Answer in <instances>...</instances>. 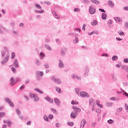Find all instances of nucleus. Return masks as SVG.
Masks as SVG:
<instances>
[{
  "instance_id": "obj_10",
  "label": "nucleus",
  "mask_w": 128,
  "mask_h": 128,
  "mask_svg": "<svg viewBox=\"0 0 128 128\" xmlns=\"http://www.w3.org/2000/svg\"><path fill=\"white\" fill-rule=\"evenodd\" d=\"M58 66L60 68H64V64L62 60H59Z\"/></svg>"
},
{
  "instance_id": "obj_14",
  "label": "nucleus",
  "mask_w": 128,
  "mask_h": 128,
  "mask_svg": "<svg viewBox=\"0 0 128 128\" xmlns=\"http://www.w3.org/2000/svg\"><path fill=\"white\" fill-rule=\"evenodd\" d=\"M36 75L38 76H39L42 77V76H44V72L42 71H38L36 72Z\"/></svg>"
},
{
  "instance_id": "obj_53",
  "label": "nucleus",
  "mask_w": 128,
  "mask_h": 128,
  "mask_svg": "<svg viewBox=\"0 0 128 128\" xmlns=\"http://www.w3.org/2000/svg\"><path fill=\"white\" fill-rule=\"evenodd\" d=\"M124 106H125V109L126 110L127 112H128V104H125Z\"/></svg>"
},
{
  "instance_id": "obj_56",
  "label": "nucleus",
  "mask_w": 128,
  "mask_h": 128,
  "mask_svg": "<svg viewBox=\"0 0 128 128\" xmlns=\"http://www.w3.org/2000/svg\"><path fill=\"white\" fill-rule=\"evenodd\" d=\"M110 100H116V98H114V97H111L110 98Z\"/></svg>"
},
{
  "instance_id": "obj_33",
  "label": "nucleus",
  "mask_w": 128,
  "mask_h": 128,
  "mask_svg": "<svg viewBox=\"0 0 128 128\" xmlns=\"http://www.w3.org/2000/svg\"><path fill=\"white\" fill-rule=\"evenodd\" d=\"M4 116H6V112H0V118H4Z\"/></svg>"
},
{
  "instance_id": "obj_15",
  "label": "nucleus",
  "mask_w": 128,
  "mask_h": 128,
  "mask_svg": "<svg viewBox=\"0 0 128 128\" xmlns=\"http://www.w3.org/2000/svg\"><path fill=\"white\" fill-rule=\"evenodd\" d=\"M112 80L114 82H116L118 80V78H116V76L114 74H112Z\"/></svg>"
},
{
  "instance_id": "obj_6",
  "label": "nucleus",
  "mask_w": 128,
  "mask_h": 128,
  "mask_svg": "<svg viewBox=\"0 0 128 128\" xmlns=\"http://www.w3.org/2000/svg\"><path fill=\"white\" fill-rule=\"evenodd\" d=\"M80 96L82 98H90V95H88V94L85 92H80Z\"/></svg>"
},
{
  "instance_id": "obj_49",
  "label": "nucleus",
  "mask_w": 128,
  "mask_h": 128,
  "mask_svg": "<svg viewBox=\"0 0 128 128\" xmlns=\"http://www.w3.org/2000/svg\"><path fill=\"white\" fill-rule=\"evenodd\" d=\"M76 80H82V77L76 75Z\"/></svg>"
},
{
  "instance_id": "obj_28",
  "label": "nucleus",
  "mask_w": 128,
  "mask_h": 128,
  "mask_svg": "<svg viewBox=\"0 0 128 128\" xmlns=\"http://www.w3.org/2000/svg\"><path fill=\"white\" fill-rule=\"evenodd\" d=\"M45 48L48 50L52 51V48L48 44H45Z\"/></svg>"
},
{
  "instance_id": "obj_8",
  "label": "nucleus",
  "mask_w": 128,
  "mask_h": 128,
  "mask_svg": "<svg viewBox=\"0 0 128 128\" xmlns=\"http://www.w3.org/2000/svg\"><path fill=\"white\" fill-rule=\"evenodd\" d=\"M13 66L16 67V68H20L18 59H14Z\"/></svg>"
},
{
  "instance_id": "obj_45",
  "label": "nucleus",
  "mask_w": 128,
  "mask_h": 128,
  "mask_svg": "<svg viewBox=\"0 0 128 128\" xmlns=\"http://www.w3.org/2000/svg\"><path fill=\"white\" fill-rule=\"evenodd\" d=\"M101 56H106V58H108V54L106 53H104V54H102Z\"/></svg>"
},
{
  "instance_id": "obj_43",
  "label": "nucleus",
  "mask_w": 128,
  "mask_h": 128,
  "mask_svg": "<svg viewBox=\"0 0 128 128\" xmlns=\"http://www.w3.org/2000/svg\"><path fill=\"white\" fill-rule=\"evenodd\" d=\"M74 10L75 12H80V9L79 8H75L74 9Z\"/></svg>"
},
{
  "instance_id": "obj_13",
  "label": "nucleus",
  "mask_w": 128,
  "mask_h": 128,
  "mask_svg": "<svg viewBox=\"0 0 128 128\" xmlns=\"http://www.w3.org/2000/svg\"><path fill=\"white\" fill-rule=\"evenodd\" d=\"M86 123V120L83 119L81 120V124H80V128H84V125Z\"/></svg>"
},
{
  "instance_id": "obj_2",
  "label": "nucleus",
  "mask_w": 128,
  "mask_h": 128,
  "mask_svg": "<svg viewBox=\"0 0 128 128\" xmlns=\"http://www.w3.org/2000/svg\"><path fill=\"white\" fill-rule=\"evenodd\" d=\"M8 58H10V54H7L6 56L4 59L1 62V64L2 66H4L8 62Z\"/></svg>"
},
{
  "instance_id": "obj_58",
  "label": "nucleus",
  "mask_w": 128,
  "mask_h": 128,
  "mask_svg": "<svg viewBox=\"0 0 128 128\" xmlns=\"http://www.w3.org/2000/svg\"><path fill=\"white\" fill-rule=\"evenodd\" d=\"M44 4H47V6H49L50 4V2H44Z\"/></svg>"
},
{
  "instance_id": "obj_51",
  "label": "nucleus",
  "mask_w": 128,
  "mask_h": 128,
  "mask_svg": "<svg viewBox=\"0 0 128 128\" xmlns=\"http://www.w3.org/2000/svg\"><path fill=\"white\" fill-rule=\"evenodd\" d=\"M11 70L13 72H16V68H14V66L11 67Z\"/></svg>"
},
{
  "instance_id": "obj_5",
  "label": "nucleus",
  "mask_w": 128,
  "mask_h": 128,
  "mask_svg": "<svg viewBox=\"0 0 128 128\" xmlns=\"http://www.w3.org/2000/svg\"><path fill=\"white\" fill-rule=\"evenodd\" d=\"M96 8L92 7L90 6L89 7V12L91 14H94V13L96 12Z\"/></svg>"
},
{
  "instance_id": "obj_7",
  "label": "nucleus",
  "mask_w": 128,
  "mask_h": 128,
  "mask_svg": "<svg viewBox=\"0 0 128 128\" xmlns=\"http://www.w3.org/2000/svg\"><path fill=\"white\" fill-rule=\"evenodd\" d=\"M16 84V80L14 78L12 77L10 78V86H14V84Z\"/></svg>"
},
{
  "instance_id": "obj_16",
  "label": "nucleus",
  "mask_w": 128,
  "mask_h": 128,
  "mask_svg": "<svg viewBox=\"0 0 128 128\" xmlns=\"http://www.w3.org/2000/svg\"><path fill=\"white\" fill-rule=\"evenodd\" d=\"M44 10H36L34 11L35 14H44Z\"/></svg>"
},
{
  "instance_id": "obj_24",
  "label": "nucleus",
  "mask_w": 128,
  "mask_h": 128,
  "mask_svg": "<svg viewBox=\"0 0 128 128\" xmlns=\"http://www.w3.org/2000/svg\"><path fill=\"white\" fill-rule=\"evenodd\" d=\"M56 90L57 92H58V94H62V90H60V88L56 86Z\"/></svg>"
},
{
  "instance_id": "obj_41",
  "label": "nucleus",
  "mask_w": 128,
  "mask_h": 128,
  "mask_svg": "<svg viewBox=\"0 0 128 128\" xmlns=\"http://www.w3.org/2000/svg\"><path fill=\"white\" fill-rule=\"evenodd\" d=\"M36 94L30 93V96L31 98H34V96Z\"/></svg>"
},
{
  "instance_id": "obj_38",
  "label": "nucleus",
  "mask_w": 128,
  "mask_h": 128,
  "mask_svg": "<svg viewBox=\"0 0 128 128\" xmlns=\"http://www.w3.org/2000/svg\"><path fill=\"white\" fill-rule=\"evenodd\" d=\"M44 120H46V122H48V116L46 115H44Z\"/></svg>"
},
{
  "instance_id": "obj_32",
  "label": "nucleus",
  "mask_w": 128,
  "mask_h": 128,
  "mask_svg": "<svg viewBox=\"0 0 128 128\" xmlns=\"http://www.w3.org/2000/svg\"><path fill=\"white\" fill-rule=\"evenodd\" d=\"M78 36H75V40H74V44H78Z\"/></svg>"
},
{
  "instance_id": "obj_36",
  "label": "nucleus",
  "mask_w": 128,
  "mask_h": 128,
  "mask_svg": "<svg viewBox=\"0 0 128 128\" xmlns=\"http://www.w3.org/2000/svg\"><path fill=\"white\" fill-rule=\"evenodd\" d=\"M118 57L117 56H113L112 57V60H118Z\"/></svg>"
},
{
  "instance_id": "obj_50",
  "label": "nucleus",
  "mask_w": 128,
  "mask_h": 128,
  "mask_svg": "<svg viewBox=\"0 0 128 128\" xmlns=\"http://www.w3.org/2000/svg\"><path fill=\"white\" fill-rule=\"evenodd\" d=\"M2 58H4V56H6V51L2 50Z\"/></svg>"
},
{
  "instance_id": "obj_20",
  "label": "nucleus",
  "mask_w": 128,
  "mask_h": 128,
  "mask_svg": "<svg viewBox=\"0 0 128 128\" xmlns=\"http://www.w3.org/2000/svg\"><path fill=\"white\" fill-rule=\"evenodd\" d=\"M121 68L122 70H124L126 72H128V66H122Z\"/></svg>"
},
{
  "instance_id": "obj_12",
  "label": "nucleus",
  "mask_w": 128,
  "mask_h": 128,
  "mask_svg": "<svg viewBox=\"0 0 128 128\" xmlns=\"http://www.w3.org/2000/svg\"><path fill=\"white\" fill-rule=\"evenodd\" d=\"M45 100H46L47 102H50V104H54V100L48 96L46 97Z\"/></svg>"
},
{
  "instance_id": "obj_11",
  "label": "nucleus",
  "mask_w": 128,
  "mask_h": 128,
  "mask_svg": "<svg viewBox=\"0 0 128 128\" xmlns=\"http://www.w3.org/2000/svg\"><path fill=\"white\" fill-rule=\"evenodd\" d=\"M78 114H76V112H72L70 114V118H76Z\"/></svg>"
},
{
  "instance_id": "obj_54",
  "label": "nucleus",
  "mask_w": 128,
  "mask_h": 128,
  "mask_svg": "<svg viewBox=\"0 0 128 128\" xmlns=\"http://www.w3.org/2000/svg\"><path fill=\"white\" fill-rule=\"evenodd\" d=\"M83 2L84 4H90V0H84Z\"/></svg>"
},
{
  "instance_id": "obj_39",
  "label": "nucleus",
  "mask_w": 128,
  "mask_h": 128,
  "mask_svg": "<svg viewBox=\"0 0 128 128\" xmlns=\"http://www.w3.org/2000/svg\"><path fill=\"white\" fill-rule=\"evenodd\" d=\"M13 34L14 36H18V32L17 30H14L13 31Z\"/></svg>"
},
{
  "instance_id": "obj_61",
  "label": "nucleus",
  "mask_w": 128,
  "mask_h": 128,
  "mask_svg": "<svg viewBox=\"0 0 128 128\" xmlns=\"http://www.w3.org/2000/svg\"><path fill=\"white\" fill-rule=\"evenodd\" d=\"M56 128H60V124L58 122H57L56 124Z\"/></svg>"
},
{
  "instance_id": "obj_30",
  "label": "nucleus",
  "mask_w": 128,
  "mask_h": 128,
  "mask_svg": "<svg viewBox=\"0 0 128 128\" xmlns=\"http://www.w3.org/2000/svg\"><path fill=\"white\" fill-rule=\"evenodd\" d=\"M40 59L41 60H43L44 58V53L42 52H41L40 54Z\"/></svg>"
},
{
  "instance_id": "obj_42",
  "label": "nucleus",
  "mask_w": 128,
  "mask_h": 128,
  "mask_svg": "<svg viewBox=\"0 0 128 128\" xmlns=\"http://www.w3.org/2000/svg\"><path fill=\"white\" fill-rule=\"evenodd\" d=\"M114 105V102H107V106H112Z\"/></svg>"
},
{
  "instance_id": "obj_63",
  "label": "nucleus",
  "mask_w": 128,
  "mask_h": 128,
  "mask_svg": "<svg viewBox=\"0 0 128 128\" xmlns=\"http://www.w3.org/2000/svg\"><path fill=\"white\" fill-rule=\"evenodd\" d=\"M124 62H126V64H128V58H124Z\"/></svg>"
},
{
  "instance_id": "obj_44",
  "label": "nucleus",
  "mask_w": 128,
  "mask_h": 128,
  "mask_svg": "<svg viewBox=\"0 0 128 128\" xmlns=\"http://www.w3.org/2000/svg\"><path fill=\"white\" fill-rule=\"evenodd\" d=\"M94 102V99H92V98H90L89 100V104H90V106H92V104Z\"/></svg>"
},
{
  "instance_id": "obj_26",
  "label": "nucleus",
  "mask_w": 128,
  "mask_h": 128,
  "mask_svg": "<svg viewBox=\"0 0 128 128\" xmlns=\"http://www.w3.org/2000/svg\"><path fill=\"white\" fill-rule=\"evenodd\" d=\"M92 26H96L98 24V21L96 20H93L91 22Z\"/></svg>"
},
{
  "instance_id": "obj_62",
  "label": "nucleus",
  "mask_w": 128,
  "mask_h": 128,
  "mask_svg": "<svg viewBox=\"0 0 128 128\" xmlns=\"http://www.w3.org/2000/svg\"><path fill=\"white\" fill-rule=\"evenodd\" d=\"M44 66V68H50V66L48 65V64H46Z\"/></svg>"
},
{
  "instance_id": "obj_19",
  "label": "nucleus",
  "mask_w": 128,
  "mask_h": 128,
  "mask_svg": "<svg viewBox=\"0 0 128 128\" xmlns=\"http://www.w3.org/2000/svg\"><path fill=\"white\" fill-rule=\"evenodd\" d=\"M114 20H116V22H122V18L118 17L114 18Z\"/></svg>"
},
{
  "instance_id": "obj_52",
  "label": "nucleus",
  "mask_w": 128,
  "mask_h": 128,
  "mask_svg": "<svg viewBox=\"0 0 128 128\" xmlns=\"http://www.w3.org/2000/svg\"><path fill=\"white\" fill-rule=\"evenodd\" d=\"M14 56H16V54L13 52L12 54V60H14Z\"/></svg>"
},
{
  "instance_id": "obj_31",
  "label": "nucleus",
  "mask_w": 128,
  "mask_h": 128,
  "mask_svg": "<svg viewBox=\"0 0 128 128\" xmlns=\"http://www.w3.org/2000/svg\"><path fill=\"white\" fill-rule=\"evenodd\" d=\"M4 101L6 102H8V104H9L12 101V100H10V98H4Z\"/></svg>"
},
{
  "instance_id": "obj_23",
  "label": "nucleus",
  "mask_w": 128,
  "mask_h": 128,
  "mask_svg": "<svg viewBox=\"0 0 128 128\" xmlns=\"http://www.w3.org/2000/svg\"><path fill=\"white\" fill-rule=\"evenodd\" d=\"M118 34L120 36H124V32L122 31V30H118Z\"/></svg>"
},
{
  "instance_id": "obj_18",
  "label": "nucleus",
  "mask_w": 128,
  "mask_h": 128,
  "mask_svg": "<svg viewBox=\"0 0 128 128\" xmlns=\"http://www.w3.org/2000/svg\"><path fill=\"white\" fill-rule=\"evenodd\" d=\"M54 102L57 106H60V100H58V98H55L54 99Z\"/></svg>"
},
{
  "instance_id": "obj_1",
  "label": "nucleus",
  "mask_w": 128,
  "mask_h": 128,
  "mask_svg": "<svg viewBox=\"0 0 128 128\" xmlns=\"http://www.w3.org/2000/svg\"><path fill=\"white\" fill-rule=\"evenodd\" d=\"M51 80L57 84H62V80L60 78H56L55 76H51Z\"/></svg>"
},
{
  "instance_id": "obj_37",
  "label": "nucleus",
  "mask_w": 128,
  "mask_h": 128,
  "mask_svg": "<svg viewBox=\"0 0 128 128\" xmlns=\"http://www.w3.org/2000/svg\"><path fill=\"white\" fill-rule=\"evenodd\" d=\"M52 112H54V114H58V111H56V110L54 108H51Z\"/></svg>"
},
{
  "instance_id": "obj_35",
  "label": "nucleus",
  "mask_w": 128,
  "mask_h": 128,
  "mask_svg": "<svg viewBox=\"0 0 128 128\" xmlns=\"http://www.w3.org/2000/svg\"><path fill=\"white\" fill-rule=\"evenodd\" d=\"M108 124H114V120L110 119L109 120H108Z\"/></svg>"
},
{
  "instance_id": "obj_46",
  "label": "nucleus",
  "mask_w": 128,
  "mask_h": 128,
  "mask_svg": "<svg viewBox=\"0 0 128 128\" xmlns=\"http://www.w3.org/2000/svg\"><path fill=\"white\" fill-rule=\"evenodd\" d=\"M48 118L50 120H52L54 118V116L52 114H49Z\"/></svg>"
},
{
  "instance_id": "obj_40",
  "label": "nucleus",
  "mask_w": 128,
  "mask_h": 128,
  "mask_svg": "<svg viewBox=\"0 0 128 128\" xmlns=\"http://www.w3.org/2000/svg\"><path fill=\"white\" fill-rule=\"evenodd\" d=\"M36 66H40V62L38 60H36Z\"/></svg>"
},
{
  "instance_id": "obj_48",
  "label": "nucleus",
  "mask_w": 128,
  "mask_h": 128,
  "mask_svg": "<svg viewBox=\"0 0 128 128\" xmlns=\"http://www.w3.org/2000/svg\"><path fill=\"white\" fill-rule=\"evenodd\" d=\"M16 112L17 114H18V116H20V111L18 110V109H16Z\"/></svg>"
},
{
  "instance_id": "obj_4",
  "label": "nucleus",
  "mask_w": 128,
  "mask_h": 128,
  "mask_svg": "<svg viewBox=\"0 0 128 128\" xmlns=\"http://www.w3.org/2000/svg\"><path fill=\"white\" fill-rule=\"evenodd\" d=\"M66 52H68V49L66 48H62L60 52L61 56H66Z\"/></svg>"
},
{
  "instance_id": "obj_59",
  "label": "nucleus",
  "mask_w": 128,
  "mask_h": 128,
  "mask_svg": "<svg viewBox=\"0 0 128 128\" xmlns=\"http://www.w3.org/2000/svg\"><path fill=\"white\" fill-rule=\"evenodd\" d=\"M7 124H8V126H10L12 124V122H10V120H8V121H7Z\"/></svg>"
},
{
  "instance_id": "obj_34",
  "label": "nucleus",
  "mask_w": 128,
  "mask_h": 128,
  "mask_svg": "<svg viewBox=\"0 0 128 128\" xmlns=\"http://www.w3.org/2000/svg\"><path fill=\"white\" fill-rule=\"evenodd\" d=\"M8 104H10V106L11 108H14V102H12V100L10 102V103H8Z\"/></svg>"
},
{
  "instance_id": "obj_29",
  "label": "nucleus",
  "mask_w": 128,
  "mask_h": 128,
  "mask_svg": "<svg viewBox=\"0 0 128 128\" xmlns=\"http://www.w3.org/2000/svg\"><path fill=\"white\" fill-rule=\"evenodd\" d=\"M33 98L34 102H38L39 100L38 97V96H36V94Z\"/></svg>"
},
{
  "instance_id": "obj_60",
  "label": "nucleus",
  "mask_w": 128,
  "mask_h": 128,
  "mask_svg": "<svg viewBox=\"0 0 128 128\" xmlns=\"http://www.w3.org/2000/svg\"><path fill=\"white\" fill-rule=\"evenodd\" d=\"M124 24V27L126 28H128V22H125Z\"/></svg>"
},
{
  "instance_id": "obj_47",
  "label": "nucleus",
  "mask_w": 128,
  "mask_h": 128,
  "mask_svg": "<svg viewBox=\"0 0 128 128\" xmlns=\"http://www.w3.org/2000/svg\"><path fill=\"white\" fill-rule=\"evenodd\" d=\"M68 124L70 126H74V122H68Z\"/></svg>"
},
{
  "instance_id": "obj_27",
  "label": "nucleus",
  "mask_w": 128,
  "mask_h": 128,
  "mask_svg": "<svg viewBox=\"0 0 128 128\" xmlns=\"http://www.w3.org/2000/svg\"><path fill=\"white\" fill-rule=\"evenodd\" d=\"M34 6L36 8H38V10H42V6L39 4L36 3L34 4Z\"/></svg>"
},
{
  "instance_id": "obj_3",
  "label": "nucleus",
  "mask_w": 128,
  "mask_h": 128,
  "mask_svg": "<svg viewBox=\"0 0 128 128\" xmlns=\"http://www.w3.org/2000/svg\"><path fill=\"white\" fill-rule=\"evenodd\" d=\"M88 72H90V68H88V66H86L84 68V76H88Z\"/></svg>"
},
{
  "instance_id": "obj_55",
  "label": "nucleus",
  "mask_w": 128,
  "mask_h": 128,
  "mask_svg": "<svg viewBox=\"0 0 128 128\" xmlns=\"http://www.w3.org/2000/svg\"><path fill=\"white\" fill-rule=\"evenodd\" d=\"M122 110V108H117L118 112H120Z\"/></svg>"
},
{
  "instance_id": "obj_57",
  "label": "nucleus",
  "mask_w": 128,
  "mask_h": 128,
  "mask_svg": "<svg viewBox=\"0 0 128 128\" xmlns=\"http://www.w3.org/2000/svg\"><path fill=\"white\" fill-rule=\"evenodd\" d=\"M24 98H26V100H27V102H28L30 100V98H28V96H24Z\"/></svg>"
},
{
  "instance_id": "obj_9",
  "label": "nucleus",
  "mask_w": 128,
  "mask_h": 128,
  "mask_svg": "<svg viewBox=\"0 0 128 128\" xmlns=\"http://www.w3.org/2000/svg\"><path fill=\"white\" fill-rule=\"evenodd\" d=\"M72 109L74 110V112H76V114H78V112H80V108H78L76 106H74L72 107Z\"/></svg>"
},
{
  "instance_id": "obj_17",
  "label": "nucleus",
  "mask_w": 128,
  "mask_h": 128,
  "mask_svg": "<svg viewBox=\"0 0 128 128\" xmlns=\"http://www.w3.org/2000/svg\"><path fill=\"white\" fill-rule=\"evenodd\" d=\"M108 4H109L110 8H114V4L112 2V0H108Z\"/></svg>"
},
{
  "instance_id": "obj_25",
  "label": "nucleus",
  "mask_w": 128,
  "mask_h": 128,
  "mask_svg": "<svg viewBox=\"0 0 128 128\" xmlns=\"http://www.w3.org/2000/svg\"><path fill=\"white\" fill-rule=\"evenodd\" d=\"M102 18L104 20H106V13H102Z\"/></svg>"
},
{
  "instance_id": "obj_21",
  "label": "nucleus",
  "mask_w": 128,
  "mask_h": 128,
  "mask_svg": "<svg viewBox=\"0 0 128 128\" xmlns=\"http://www.w3.org/2000/svg\"><path fill=\"white\" fill-rule=\"evenodd\" d=\"M96 104L98 106V108H102V105L101 104H100V101L98 100H97L96 101Z\"/></svg>"
},
{
  "instance_id": "obj_64",
  "label": "nucleus",
  "mask_w": 128,
  "mask_h": 128,
  "mask_svg": "<svg viewBox=\"0 0 128 128\" xmlns=\"http://www.w3.org/2000/svg\"><path fill=\"white\" fill-rule=\"evenodd\" d=\"M123 10H128V6L124 7Z\"/></svg>"
},
{
  "instance_id": "obj_22",
  "label": "nucleus",
  "mask_w": 128,
  "mask_h": 128,
  "mask_svg": "<svg viewBox=\"0 0 128 128\" xmlns=\"http://www.w3.org/2000/svg\"><path fill=\"white\" fill-rule=\"evenodd\" d=\"M34 90H36V92H38L40 94H44V92H42V91H40V89L36 88Z\"/></svg>"
}]
</instances>
